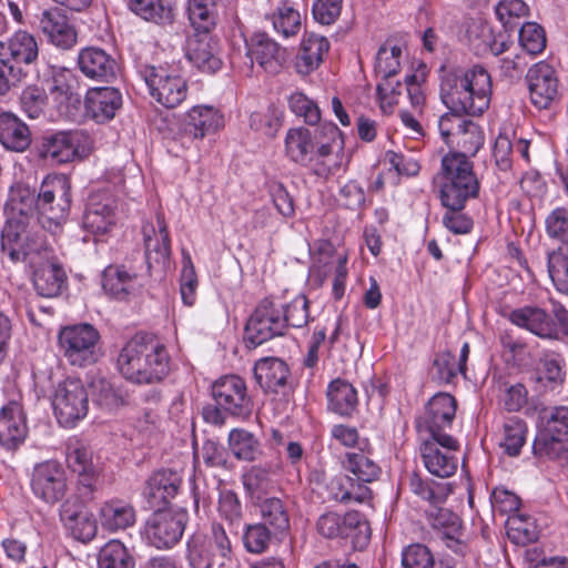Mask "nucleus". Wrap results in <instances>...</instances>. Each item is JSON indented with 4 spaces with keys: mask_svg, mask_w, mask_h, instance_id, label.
<instances>
[{
    "mask_svg": "<svg viewBox=\"0 0 568 568\" xmlns=\"http://www.w3.org/2000/svg\"><path fill=\"white\" fill-rule=\"evenodd\" d=\"M344 140L336 124L324 122L314 131L306 128L290 129L285 136V153L314 174L327 178L344 166Z\"/></svg>",
    "mask_w": 568,
    "mask_h": 568,
    "instance_id": "nucleus-1",
    "label": "nucleus"
},
{
    "mask_svg": "<svg viewBox=\"0 0 568 568\" xmlns=\"http://www.w3.org/2000/svg\"><path fill=\"white\" fill-rule=\"evenodd\" d=\"M37 197L29 187L13 192L6 205L8 220L1 232V251L10 261L34 263V255L48 257V243L34 230L37 223Z\"/></svg>",
    "mask_w": 568,
    "mask_h": 568,
    "instance_id": "nucleus-2",
    "label": "nucleus"
},
{
    "mask_svg": "<svg viewBox=\"0 0 568 568\" xmlns=\"http://www.w3.org/2000/svg\"><path fill=\"white\" fill-rule=\"evenodd\" d=\"M439 72L440 99L450 111L480 115L489 108L493 84L484 67L447 69L442 65Z\"/></svg>",
    "mask_w": 568,
    "mask_h": 568,
    "instance_id": "nucleus-3",
    "label": "nucleus"
},
{
    "mask_svg": "<svg viewBox=\"0 0 568 568\" xmlns=\"http://www.w3.org/2000/svg\"><path fill=\"white\" fill-rule=\"evenodd\" d=\"M116 366L131 383L148 385L163 381L170 372V356L155 336L138 333L121 348Z\"/></svg>",
    "mask_w": 568,
    "mask_h": 568,
    "instance_id": "nucleus-4",
    "label": "nucleus"
},
{
    "mask_svg": "<svg viewBox=\"0 0 568 568\" xmlns=\"http://www.w3.org/2000/svg\"><path fill=\"white\" fill-rule=\"evenodd\" d=\"M433 185L442 205L453 210H463L468 200L478 196L480 187L473 164L464 154L445 155Z\"/></svg>",
    "mask_w": 568,
    "mask_h": 568,
    "instance_id": "nucleus-5",
    "label": "nucleus"
},
{
    "mask_svg": "<svg viewBox=\"0 0 568 568\" xmlns=\"http://www.w3.org/2000/svg\"><path fill=\"white\" fill-rule=\"evenodd\" d=\"M71 207V184L63 174L47 175L37 195V223L52 235L67 222Z\"/></svg>",
    "mask_w": 568,
    "mask_h": 568,
    "instance_id": "nucleus-6",
    "label": "nucleus"
},
{
    "mask_svg": "<svg viewBox=\"0 0 568 568\" xmlns=\"http://www.w3.org/2000/svg\"><path fill=\"white\" fill-rule=\"evenodd\" d=\"M187 560L192 568H240L232 541L221 524L214 523L205 536L187 541Z\"/></svg>",
    "mask_w": 568,
    "mask_h": 568,
    "instance_id": "nucleus-7",
    "label": "nucleus"
},
{
    "mask_svg": "<svg viewBox=\"0 0 568 568\" xmlns=\"http://www.w3.org/2000/svg\"><path fill=\"white\" fill-rule=\"evenodd\" d=\"M568 442V406H549L538 413V433L532 444L534 455L556 459Z\"/></svg>",
    "mask_w": 568,
    "mask_h": 568,
    "instance_id": "nucleus-8",
    "label": "nucleus"
},
{
    "mask_svg": "<svg viewBox=\"0 0 568 568\" xmlns=\"http://www.w3.org/2000/svg\"><path fill=\"white\" fill-rule=\"evenodd\" d=\"M58 341L62 355L73 366L92 365L101 356L100 334L90 324L63 327L59 332Z\"/></svg>",
    "mask_w": 568,
    "mask_h": 568,
    "instance_id": "nucleus-9",
    "label": "nucleus"
},
{
    "mask_svg": "<svg viewBox=\"0 0 568 568\" xmlns=\"http://www.w3.org/2000/svg\"><path fill=\"white\" fill-rule=\"evenodd\" d=\"M138 74L149 88L151 97L165 108H175L186 98V81L176 70L166 65L136 64Z\"/></svg>",
    "mask_w": 568,
    "mask_h": 568,
    "instance_id": "nucleus-10",
    "label": "nucleus"
},
{
    "mask_svg": "<svg viewBox=\"0 0 568 568\" xmlns=\"http://www.w3.org/2000/svg\"><path fill=\"white\" fill-rule=\"evenodd\" d=\"M449 493L448 484L428 481V525L434 530L433 538L444 541L448 548H455L462 536V520L450 509L437 506Z\"/></svg>",
    "mask_w": 568,
    "mask_h": 568,
    "instance_id": "nucleus-11",
    "label": "nucleus"
},
{
    "mask_svg": "<svg viewBox=\"0 0 568 568\" xmlns=\"http://www.w3.org/2000/svg\"><path fill=\"white\" fill-rule=\"evenodd\" d=\"M284 306L273 300L264 298L255 307L245 325L247 344L256 347L273 337L284 335Z\"/></svg>",
    "mask_w": 568,
    "mask_h": 568,
    "instance_id": "nucleus-12",
    "label": "nucleus"
},
{
    "mask_svg": "<svg viewBox=\"0 0 568 568\" xmlns=\"http://www.w3.org/2000/svg\"><path fill=\"white\" fill-rule=\"evenodd\" d=\"M187 515L185 511L158 509L146 519L142 535L158 549H170L183 536Z\"/></svg>",
    "mask_w": 568,
    "mask_h": 568,
    "instance_id": "nucleus-13",
    "label": "nucleus"
},
{
    "mask_svg": "<svg viewBox=\"0 0 568 568\" xmlns=\"http://www.w3.org/2000/svg\"><path fill=\"white\" fill-rule=\"evenodd\" d=\"M57 419L63 427H73L83 419L89 409V397L83 383L68 378L60 383L52 398Z\"/></svg>",
    "mask_w": 568,
    "mask_h": 568,
    "instance_id": "nucleus-14",
    "label": "nucleus"
},
{
    "mask_svg": "<svg viewBox=\"0 0 568 568\" xmlns=\"http://www.w3.org/2000/svg\"><path fill=\"white\" fill-rule=\"evenodd\" d=\"M90 150L91 140L85 132L61 131L43 139L40 156L55 164H65L85 158Z\"/></svg>",
    "mask_w": 568,
    "mask_h": 568,
    "instance_id": "nucleus-15",
    "label": "nucleus"
},
{
    "mask_svg": "<svg viewBox=\"0 0 568 568\" xmlns=\"http://www.w3.org/2000/svg\"><path fill=\"white\" fill-rule=\"evenodd\" d=\"M30 488L33 496L47 505L61 501L68 491V479L62 465L55 460L34 465L30 475Z\"/></svg>",
    "mask_w": 568,
    "mask_h": 568,
    "instance_id": "nucleus-16",
    "label": "nucleus"
},
{
    "mask_svg": "<svg viewBox=\"0 0 568 568\" xmlns=\"http://www.w3.org/2000/svg\"><path fill=\"white\" fill-rule=\"evenodd\" d=\"M215 403L232 416L246 417L253 409L245 381L237 375H225L212 385Z\"/></svg>",
    "mask_w": 568,
    "mask_h": 568,
    "instance_id": "nucleus-17",
    "label": "nucleus"
},
{
    "mask_svg": "<svg viewBox=\"0 0 568 568\" xmlns=\"http://www.w3.org/2000/svg\"><path fill=\"white\" fill-rule=\"evenodd\" d=\"M457 402L449 393H437L428 399V434L439 446L448 450H457V440L442 432L449 427L455 418Z\"/></svg>",
    "mask_w": 568,
    "mask_h": 568,
    "instance_id": "nucleus-18",
    "label": "nucleus"
},
{
    "mask_svg": "<svg viewBox=\"0 0 568 568\" xmlns=\"http://www.w3.org/2000/svg\"><path fill=\"white\" fill-rule=\"evenodd\" d=\"M530 102L539 110L550 109L558 99L559 81L552 65L545 61L535 63L526 74Z\"/></svg>",
    "mask_w": 568,
    "mask_h": 568,
    "instance_id": "nucleus-19",
    "label": "nucleus"
},
{
    "mask_svg": "<svg viewBox=\"0 0 568 568\" xmlns=\"http://www.w3.org/2000/svg\"><path fill=\"white\" fill-rule=\"evenodd\" d=\"M38 55V42L27 31H17L7 41H0V57L7 64L18 68L21 80L28 75L29 68L37 61Z\"/></svg>",
    "mask_w": 568,
    "mask_h": 568,
    "instance_id": "nucleus-20",
    "label": "nucleus"
},
{
    "mask_svg": "<svg viewBox=\"0 0 568 568\" xmlns=\"http://www.w3.org/2000/svg\"><path fill=\"white\" fill-rule=\"evenodd\" d=\"M142 232L148 268L160 267L163 270L171 254L170 236L163 215L156 213L155 224L145 223Z\"/></svg>",
    "mask_w": 568,
    "mask_h": 568,
    "instance_id": "nucleus-21",
    "label": "nucleus"
},
{
    "mask_svg": "<svg viewBox=\"0 0 568 568\" xmlns=\"http://www.w3.org/2000/svg\"><path fill=\"white\" fill-rule=\"evenodd\" d=\"M60 520L67 531L81 542L91 541L98 532V524L77 499L64 500L59 510Z\"/></svg>",
    "mask_w": 568,
    "mask_h": 568,
    "instance_id": "nucleus-22",
    "label": "nucleus"
},
{
    "mask_svg": "<svg viewBox=\"0 0 568 568\" xmlns=\"http://www.w3.org/2000/svg\"><path fill=\"white\" fill-rule=\"evenodd\" d=\"M251 65L256 62L264 71L276 73L286 60V50L265 32L254 33L246 41Z\"/></svg>",
    "mask_w": 568,
    "mask_h": 568,
    "instance_id": "nucleus-23",
    "label": "nucleus"
},
{
    "mask_svg": "<svg viewBox=\"0 0 568 568\" xmlns=\"http://www.w3.org/2000/svg\"><path fill=\"white\" fill-rule=\"evenodd\" d=\"M509 321L520 327L529 331L539 338L558 341L559 328L556 322L544 308L537 306H524L510 312Z\"/></svg>",
    "mask_w": 568,
    "mask_h": 568,
    "instance_id": "nucleus-24",
    "label": "nucleus"
},
{
    "mask_svg": "<svg viewBox=\"0 0 568 568\" xmlns=\"http://www.w3.org/2000/svg\"><path fill=\"white\" fill-rule=\"evenodd\" d=\"M39 28L58 48L70 49L77 42V31L64 10L52 7L39 16Z\"/></svg>",
    "mask_w": 568,
    "mask_h": 568,
    "instance_id": "nucleus-25",
    "label": "nucleus"
},
{
    "mask_svg": "<svg viewBox=\"0 0 568 568\" xmlns=\"http://www.w3.org/2000/svg\"><path fill=\"white\" fill-rule=\"evenodd\" d=\"M78 65L87 78L95 81L110 82L119 72L116 60L98 47H87L80 50Z\"/></svg>",
    "mask_w": 568,
    "mask_h": 568,
    "instance_id": "nucleus-26",
    "label": "nucleus"
},
{
    "mask_svg": "<svg viewBox=\"0 0 568 568\" xmlns=\"http://www.w3.org/2000/svg\"><path fill=\"white\" fill-rule=\"evenodd\" d=\"M115 201L109 195L90 196L82 225L88 232L102 235L115 224Z\"/></svg>",
    "mask_w": 568,
    "mask_h": 568,
    "instance_id": "nucleus-27",
    "label": "nucleus"
},
{
    "mask_svg": "<svg viewBox=\"0 0 568 568\" xmlns=\"http://www.w3.org/2000/svg\"><path fill=\"white\" fill-rule=\"evenodd\" d=\"M28 427L22 407L11 402L0 410V446L16 450L26 439Z\"/></svg>",
    "mask_w": 568,
    "mask_h": 568,
    "instance_id": "nucleus-28",
    "label": "nucleus"
},
{
    "mask_svg": "<svg viewBox=\"0 0 568 568\" xmlns=\"http://www.w3.org/2000/svg\"><path fill=\"white\" fill-rule=\"evenodd\" d=\"M122 106V94L113 87L92 88L85 94V110L98 123L113 119Z\"/></svg>",
    "mask_w": 568,
    "mask_h": 568,
    "instance_id": "nucleus-29",
    "label": "nucleus"
},
{
    "mask_svg": "<svg viewBox=\"0 0 568 568\" xmlns=\"http://www.w3.org/2000/svg\"><path fill=\"white\" fill-rule=\"evenodd\" d=\"M143 285L136 273L129 272L124 265H110L102 273V287L111 297L123 301L135 294Z\"/></svg>",
    "mask_w": 568,
    "mask_h": 568,
    "instance_id": "nucleus-30",
    "label": "nucleus"
},
{
    "mask_svg": "<svg viewBox=\"0 0 568 568\" xmlns=\"http://www.w3.org/2000/svg\"><path fill=\"white\" fill-rule=\"evenodd\" d=\"M182 484L180 476L171 470L153 474L146 481L143 496L149 508H159L173 499Z\"/></svg>",
    "mask_w": 568,
    "mask_h": 568,
    "instance_id": "nucleus-31",
    "label": "nucleus"
},
{
    "mask_svg": "<svg viewBox=\"0 0 568 568\" xmlns=\"http://www.w3.org/2000/svg\"><path fill=\"white\" fill-rule=\"evenodd\" d=\"M317 531L325 538H346L355 529L368 530V525L364 521L358 511H348L345 515L337 513L323 514L316 524Z\"/></svg>",
    "mask_w": 568,
    "mask_h": 568,
    "instance_id": "nucleus-32",
    "label": "nucleus"
},
{
    "mask_svg": "<svg viewBox=\"0 0 568 568\" xmlns=\"http://www.w3.org/2000/svg\"><path fill=\"white\" fill-rule=\"evenodd\" d=\"M98 515L102 528L110 532L125 530L136 521L133 505L120 498H112L101 504Z\"/></svg>",
    "mask_w": 568,
    "mask_h": 568,
    "instance_id": "nucleus-33",
    "label": "nucleus"
},
{
    "mask_svg": "<svg viewBox=\"0 0 568 568\" xmlns=\"http://www.w3.org/2000/svg\"><path fill=\"white\" fill-rule=\"evenodd\" d=\"M0 143L9 151L24 152L31 144V131L14 113L1 112Z\"/></svg>",
    "mask_w": 568,
    "mask_h": 568,
    "instance_id": "nucleus-34",
    "label": "nucleus"
},
{
    "mask_svg": "<svg viewBox=\"0 0 568 568\" xmlns=\"http://www.w3.org/2000/svg\"><path fill=\"white\" fill-rule=\"evenodd\" d=\"M223 126L224 116L219 110L209 105H196L187 112L184 130L194 139H203Z\"/></svg>",
    "mask_w": 568,
    "mask_h": 568,
    "instance_id": "nucleus-35",
    "label": "nucleus"
},
{
    "mask_svg": "<svg viewBox=\"0 0 568 568\" xmlns=\"http://www.w3.org/2000/svg\"><path fill=\"white\" fill-rule=\"evenodd\" d=\"M288 374L286 363L280 358H262L254 366V378L264 392L278 393L285 387Z\"/></svg>",
    "mask_w": 568,
    "mask_h": 568,
    "instance_id": "nucleus-36",
    "label": "nucleus"
},
{
    "mask_svg": "<svg viewBox=\"0 0 568 568\" xmlns=\"http://www.w3.org/2000/svg\"><path fill=\"white\" fill-rule=\"evenodd\" d=\"M329 43L325 37L310 34L301 42L300 51L295 58L297 73L307 75L316 70L328 51Z\"/></svg>",
    "mask_w": 568,
    "mask_h": 568,
    "instance_id": "nucleus-37",
    "label": "nucleus"
},
{
    "mask_svg": "<svg viewBox=\"0 0 568 568\" xmlns=\"http://www.w3.org/2000/svg\"><path fill=\"white\" fill-rule=\"evenodd\" d=\"M67 283V274L61 264L47 260L33 274V285L43 297L58 296Z\"/></svg>",
    "mask_w": 568,
    "mask_h": 568,
    "instance_id": "nucleus-38",
    "label": "nucleus"
},
{
    "mask_svg": "<svg viewBox=\"0 0 568 568\" xmlns=\"http://www.w3.org/2000/svg\"><path fill=\"white\" fill-rule=\"evenodd\" d=\"M187 58L197 69L205 72H215L222 64L217 57L216 41L207 34L190 40Z\"/></svg>",
    "mask_w": 568,
    "mask_h": 568,
    "instance_id": "nucleus-39",
    "label": "nucleus"
},
{
    "mask_svg": "<svg viewBox=\"0 0 568 568\" xmlns=\"http://www.w3.org/2000/svg\"><path fill=\"white\" fill-rule=\"evenodd\" d=\"M326 395L328 408L341 416H351L357 407V392L347 381L341 378L332 381Z\"/></svg>",
    "mask_w": 568,
    "mask_h": 568,
    "instance_id": "nucleus-40",
    "label": "nucleus"
},
{
    "mask_svg": "<svg viewBox=\"0 0 568 568\" xmlns=\"http://www.w3.org/2000/svg\"><path fill=\"white\" fill-rule=\"evenodd\" d=\"M68 467L82 478L83 483L93 479L98 469L92 460V452L79 440L70 442L67 446Z\"/></svg>",
    "mask_w": 568,
    "mask_h": 568,
    "instance_id": "nucleus-41",
    "label": "nucleus"
},
{
    "mask_svg": "<svg viewBox=\"0 0 568 568\" xmlns=\"http://www.w3.org/2000/svg\"><path fill=\"white\" fill-rule=\"evenodd\" d=\"M129 8L136 16L158 24L171 23L173 7L168 0H130Z\"/></svg>",
    "mask_w": 568,
    "mask_h": 568,
    "instance_id": "nucleus-42",
    "label": "nucleus"
},
{
    "mask_svg": "<svg viewBox=\"0 0 568 568\" xmlns=\"http://www.w3.org/2000/svg\"><path fill=\"white\" fill-rule=\"evenodd\" d=\"M262 524L273 529V532H283L290 528V516L284 501L277 497L258 499Z\"/></svg>",
    "mask_w": 568,
    "mask_h": 568,
    "instance_id": "nucleus-43",
    "label": "nucleus"
},
{
    "mask_svg": "<svg viewBox=\"0 0 568 568\" xmlns=\"http://www.w3.org/2000/svg\"><path fill=\"white\" fill-rule=\"evenodd\" d=\"M270 19L274 31L285 39L295 37L302 28L300 12L287 1L281 2Z\"/></svg>",
    "mask_w": 568,
    "mask_h": 568,
    "instance_id": "nucleus-44",
    "label": "nucleus"
},
{
    "mask_svg": "<svg viewBox=\"0 0 568 568\" xmlns=\"http://www.w3.org/2000/svg\"><path fill=\"white\" fill-rule=\"evenodd\" d=\"M547 267L556 290L568 296V246L549 252Z\"/></svg>",
    "mask_w": 568,
    "mask_h": 568,
    "instance_id": "nucleus-45",
    "label": "nucleus"
},
{
    "mask_svg": "<svg viewBox=\"0 0 568 568\" xmlns=\"http://www.w3.org/2000/svg\"><path fill=\"white\" fill-rule=\"evenodd\" d=\"M275 474L276 467L274 466L255 465L244 474L243 485L252 496L261 499V494L273 486Z\"/></svg>",
    "mask_w": 568,
    "mask_h": 568,
    "instance_id": "nucleus-46",
    "label": "nucleus"
},
{
    "mask_svg": "<svg viewBox=\"0 0 568 568\" xmlns=\"http://www.w3.org/2000/svg\"><path fill=\"white\" fill-rule=\"evenodd\" d=\"M229 445L237 459L252 462L261 455L258 440L244 429H233L229 435Z\"/></svg>",
    "mask_w": 568,
    "mask_h": 568,
    "instance_id": "nucleus-47",
    "label": "nucleus"
},
{
    "mask_svg": "<svg viewBox=\"0 0 568 568\" xmlns=\"http://www.w3.org/2000/svg\"><path fill=\"white\" fill-rule=\"evenodd\" d=\"M344 468L362 483H372L381 475V467L363 453L347 454Z\"/></svg>",
    "mask_w": 568,
    "mask_h": 568,
    "instance_id": "nucleus-48",
    "label": "nucleus"
},
{
    "mask_svg": "<svg viewBox=\"0 0 568 568\" xmlns=\"http://www.w3.org/2000/svg\"><path fill=\"white\" fill-rule=\"evenodd\" d=\"M98 562L100 568L134 567L133 558L119 540H111L101 548Z\"/></svg>",
    "mask_w": 568,
    "mask_h": 568,
    "instance_id": "nucleus-49",
    "label": "nucleus"
},
{
    "mask_svg": "<svg viewBox=\"0 0 568 568\" xmlns=\"http://www.w3.org/2000/svg\"><path fill=\"white\" fill-rule=\"evenodd\" d=\"M402 47L385 43L376 54L375 72L381 78H393L400 68Z\"/></svg>",
    "mask_w": 568,
    "mask_h": 568,
    "instance_id": "nucleus-50",
    "label": "nucleus"
},
{
    "mask_svg": "<svg viewBox=\"0 0 568 568\" xmlns=\"http://www.w3.org/2000/svg\"><path fill=\"white\" fill-rule=\"evenodd\" d=\"M504 439L501 446L510 456H517L526 442L527 425L518 417H510L505 420Z\"/></svg>",
    "mask_w": 568,
    "mask_h": 568,
    "instance_id": "nucleus-51",
    "label": "nucleus"
},
{
    "mask_svg": "<svg viewBox=\"0 0 568 568\" xmlns=\"http://www.w3.org/2000/svg\"><path fill=\"white\" fill-rule=\"evenodd\" d=\"M93 402L106 412H113L123 404V398L113 385L104 379L97 378L91 383Z\"/></svg>",
    "mask_w": 568,
    "mask_h": 568,
    "instance_id": "nucleus-52",
    "label": "nucleus"
},
{
    "mask_svg": "<svg viewBox=\"0 0 568 568\" xmlns=\"http://www.w3.org/2000/svg\"><path fill=\"white\" fill-rule=\"evenodd\" d=\"M519 44L528 54H540L547 44L545 29L537 22L524 23L519 29Z\"/></svg>",
    "mask_w": 568,
    "mask_h": 568,
    "instance_id": "nucleus-53",
    "label": "nucleus"
},
{
    "mask_svg": "<svg viewBox=\"0 0 568 568\" xmlns=\"http://www.w3.org/2000/svg\"><path fill=\"white\" fill-rule=\"evenodd\" d=\"M47 102L45 91L37 85L24 88L19 98L22 112L30 119H38L43 113Z\"/></svg>",
    "mask_w": 568,
    "mask_h": 568,
    "instance_id": "nucleus-54",
    "label": "nucleus"
},
{
    "mask_svg": "<svg viewBox=\"0 0 568 568\" xmlns=\"http://www.w3.org/2000/svg\"><path fill=\"white\" fill-rule=\"evenodd\" d=\"M215 2L190 0L189 19L197 32L207 34L215 26V16L212 10Z\"/></svg>",
    "mask_w": 568,
    "mask_h": 568,
    "instance_id": "nucleus-55",
    "label": "nucleus"
},
{
    "mask_svg": "<svg viewBox=\"0 0 568 568\" xmlns=\"http://www.w3.org/2000/svg\"><path fill=\"white\" fill-rule=\"evenodd\" d=\"M456 468V458L449 453H442L428 439V473L440 478H447L455 473Z\"/></svg>",
    "mask_w": 568,
    "mask_h": 568,
    "instance_id": "nucleus-56",
    "label": "nucleus"
},
{
    "mask_svg": "<svg viewBox=\"0 0 568 568\" xmlns=\"http://www.w3.org/2000/svg\"><path fill=\"white\" fill-rule=\"evenodd\" d=\"M271 531L265 524L248 525L244 530L243 544L250 554H263L271 542Z\"/></svg>",
    "mask_w": 568,
    "mask_h": 568,
    "instance_id": "nucleus-57",
    "label": "nucleus"
},
{
    "mask_svg": "<svg viewBox=\"0 0 568 568\" xmlns=\"http://www.w3.org/2000/svg\"><path fill=\"white\" fill-rule=\"evenodd\" d=\"M291 111L304 119L310 125L318 124L321 111L318 105L302 92H294L288 99Z\"/></svg>",
    "mask_w": 568,
    "mask_h": 568,
    "instance_id": "nucleus-58",
    "label": "nucleus"
},
{
    "mask_svg": "<svg viewBox=\"0 0 568 568\" xmlns=\"http://www.w3.org/2000/svg\"><path fill=\"white\" fill-rule=\"evenodd\" d=\"M496 16L506 29H513L516 20L529 13V7L524 0H499L495 7Z\"/></svg>",
    "mask_w": 568,
    "mask_h": 568,
    "instance_id": "nucleus-59",
    "label": "nucleus"
},
{
    "mask_svg": "<svg viewBox=\"0 0 568 568\" xmlns=\"http://www.w3.org/2000/svg\"><path fill=\"white\" fill-rule=\"evenodd\" d=\"M546 232L550 239L561 243L560 247L568 246V209L556 207L546 217Z\"/></svg>",
    "mask_w": 568,
    "mask_h": 568,
    "instance_id": "nucleus-60",
    "label": "nucleus"
},
{
    "mask_svg": "<svg viewBox=\"0 0 568 568\" xmlns=\"http://www.w3.org/2000/svg\"><path fill=\"white\" fill-rule=\"evenodd\" d=\"M456 146L463 150V153L467 158L468 154H476L484 143V136L479 126L470 120H467L465 126L460 129V133L457 134L454 140Z\"/></svg>",
    "mask_w": 568,
    "mask_h": 568,
    "instance_id": "nucleus-61",
    "label": "nucleus"
},
{
    "mask_svg": "<svg viewBox=\"0 0 568 568\" xmlns=\"http://www.w3.org/2000/svg\"><path fill=\"white\" fill-rule=\"evenodd\" d=\"M284 328L288 326L301 328L308 322V301L304 295L296 296L284 307Z\"/></svg>",
    "mask_w": 568,
    "mask_h": 568,
    "instance_id": "nucleus-62",
    "label": "nucleus"
},
{
    "mask_svg": "<svg viewBox=\"0 0 568 568\" xmlns=\"http://www.w3.org/2000/svg\"><path fill=\"white\" fill-rule=\"evenodd\" d=\"M466 37L469 45L476 53H484L488 51L493 31L484 21L473 20L467 27Z\"/></svg>",
    "mask_w": 568,
    "mask_h": 568,
    "instance_id": "nucleus-63",
    "label": "nucleus"
},
{
    "mask_svg": "<svg viewBox=\"0 0 568 568\" xmlns=\"http://www.w3.org/2000/svg\"><path fill=\"white\" fill-rule=\"evenodd\" d=\"M197 277L190 256L184 258L181 280L180 292L183 303L186 306H193L196 301Z\"/></svg>",
    "mask_w": 568,
    "mask_h": 568,
    "instance_id": "nucleus-64",
    "label": "nucleus"
}]
</instances>
